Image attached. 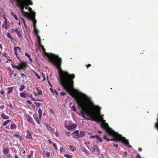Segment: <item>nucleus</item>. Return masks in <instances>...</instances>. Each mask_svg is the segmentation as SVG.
<instances>
[{
	"label": "nucleus",
	"instance_id": "f257e3e1",
	"mask_svg": "<svg viewBox=\"0 0 158 158\" xmlns=\"http://www.w3.org/2000/svg\"><path fill=\"white\" fill-rule=\"evenodd\" d=\"M70 95L75 100L79 107L81 109V113L85 119L90 120L89 118H86L85 114L90 118L92 120L97 121L96 119L97 113H99L100 109L98 106H95L92 102L91 99L83 94L75 93L70 94Z\"/></svg>",
	"mask_w": 158,
	"mask_h": 158
},
{
	"label": "nucleus",
	"instance_id": "f03ea898",
	"mask_svg": "<svg viewBox=\"0 0 158 158\" xmlns=\"http://www.w3.org/2000/svg\"><path fill=\"white\" fill-rule=\"evenodd\" d=\"M50 61L56 66L58 70L60 83L61 85L69 94L70 93H75L72 91L74 85L73 80L75 78L74 74H69L67 72L64 71L61 69L60 67L61 60L58 56H56Z\"/></svg>",
	"mask_w": 158,
	"mask_h": 158
},
{
	"label": "nucleus",
	"instance_id": "7ed1b4c3",
	"mask_svg": "<svg viewBox=\"0 0 158 158\" xmlns=\"http://www.w3.org/2000/svg\"><path fill=\"white\" fill-rule=\"evenodd\" d=\"M101 126L102 128L104 129L105 131L110 135L114 137L113 139L108 138L106 141H116L121 142L126 145L129 144L128 141L126 138L121 135L116 133L114 131L110 128L107 123L105 122H102Z\"/></svg>",
	"mask_w": 158,
	"mask_h": 158
},
{
	"label": "nucleus",
	"instance_id": "20e7f679",
	"mask_svg": "<svg viewBox=\"0 0 158 158\" xmlns=\"http://www.w3.org/2000/svg\"><path fill=\"white\" fill-rule=\"evenodd\" d=\"M11 65L13 68H15L19 71L21 69H23L25 68L26 64L25 63H20L19 65H16L14 64V63L12 62Z\"/></svg>",
	"mask_w": 158,
	"mask_h": 158
},
{
	"label": "nucleus",
	"instance_id": "39448f33",
	"mask_svg": "<svg viewBox=\"0 0 158 158\" xmlns=\"http://www.w3.org/2000/svg\"><path fill=\"white\" fill-rule=\"evenodd\" d=\"M42 51L44 53V54L47 56L48 57L49 60L50 61L52 60L53 58L56 56L54 54H52L51 53H47L45 51V49L44 48L42 49Z\"/></svg>",
	"mask_w": 158,
	"mask_h": 158
},
{
	"label": "nucleus",
	"instance_id": "423d86ee",
	"mask_svg": "<svg viewBox=\"0 0 158 158\" xmlns=\"http://www.w3.org/2000/svg\"><path fill=\"white\" fill-rule=\"evenodd\" d=\"M22 13L24 16L27 17L29 19H30L31 18L34 14H35V13H32L31 14H29L28 13L25 12L24 11H23Z\"/></svg>",
	"mask_w": 158,
	"mask_h": 158
},
{
	"label": "nucleus",
	"instance_id": "0eeeda50",
	"mask_svg": "<svg viewBox=\"0 0 158 158\" xmlns=\"http://www.w3.org/2000/svg\"><path fill=\"white\" fill-rule=\"evenodd\" d=\"M92 152H96L98 154H99L100 153L99 149L98 146L95 145H94L93 147L92 148Z\"/></svg>",
	"mask_w": 158,
	"mask_h": 158
},
{
	"label": "nucleus",
	"instance_id": "6e6552de",
	"mask_svg": "<svg viewBox=\"0 0 158 158\" xmlns=\"http://www.w3.org/2000/svg\"><path fill=\"white\" fill-rule=\"evenodd\" d=\"M34 31L35 34L36 35L38 39V43H40L41 41V40L40 37L38 35L39 31L36 29V27L34 28Z\"/></svg>",
	"mask_w": 158,
	"mask_h": 158
},
{
	"label": "nucleus",
	"instance_id": "1a4fd4ad",
	"mask_svg": "<svg viewBox=\"0 0 158 158\" xmlns=\"http://www.w3.org/2000/svg\"><path fill=\"white\" fill-rule=\"evenodd\" d=\"M35 13L34 14H33V16L30 19H31L33 22V26L34 28H35V27H36V22H37V21L35 19Z\"/></svg>",
	"mask_w": 158,
	"mask_h": 158
},
{
	"label": "nucleus",
	"instance_id": "9d476101",
	"mask_svg": "<svg viewBox=\"0 0 158 158\" xmlns=\"http://www.w3.org/2000/svg\"><path fill=\"white\" fill-rule=\"evenodd\" d=\"M18 50H19V52H20V47H15L14 48V51L15 52V54L17 58L18 59H19V57L17 53V51H18Z\"/></svg>",
	"mask_w": 158,
	"mask_h": 158
},
{
	"label": "nucleus",
	"instance_id": "9b49d317",
	"mask_svg": "<svg viewBox=\"0 0 158 158\" xmlns=\"http://www.w3.org/2000/svg\"><path fill=\"white\" fill-rule=\"evenodd\" d=\"M79 130H77L76 131L72 133V134L73 135V137L76 139L79 138Z\"/></svg>",
	"mask_w": 158,
	"mask_h": 158
},
{
	"label": "nucleus",
	"instance_id": "f8f14e48",
	"mask_svg": "<svg viewBox=\"0 0 158 158\" xmlns=\"http://www.w3.org/2000/svg\"><path fill=\"white\" fill-rule=\"evenodd\" d=\"M27 135L26 138L28 139H33L32 137L31 134L30 133L29 130H27L26 131Z\"/></svg>",
	"mask_w": 158,
	"mask_h": 158
},
{
	"label": "nucleus",
	"instance_id": "ddd939ff",
	"mask_svg": "<svg viewBox=\"0 0 158 158\" xmlns=\"http://www.w3.org/2000/svg\"><path fill=\"white\" fill-rule=\"evenodd\" d=\"M27 120L28 122L31 123V124H32L34 126L35 125V124L34 121L32 119V118L29 116H28V117L27 118Z\"/></svg>",
	"mask_w": 158,
	"mask_h": 158
},
{
	"label": "nucleus",
	"instance_id": "4468645a",
	"mask_svg": "<svg viewBox=\"0 0 158 158\" xmlns=\"http://www.w3.org/2000/svg\"><path fill=\"white\" fill-rule=\"evenodd\" d=\"M44 157H48L50 156V153L47 151H44L42 154Z\"/></svg>",
	"mask_w": 158,
	"mask_h": 158
},
{
	"label": "nucleus",
	"instance_id": "2eb2a0df",
	"mask_svg": "<svg viewBox=\"0 0 158 158\" xmlns=\"http://www.w3.org/2000/svg\"><path fill=\"white\" fill-rule=\"evenodd\" d=\"M81 149L82 152H84V153L87 155V156H89V151L85 148L83 147H82L81 148Z\"/></svg>",
	"mask_w": 158,
	"mask_h": 158
},
{
	"label": "nucleus",
	"instance_id": "dca6fc26",
	"mask_svg": "<svg viewBox=\"0 0 158 158\" xmlns=\"http://www.w3.org/2000/svg\"><path fill=\"white\" fill-rule=\"evenodd\" d=\"M33 118L35 121L37 122V123L38 124H40V120L38 118V117L35 114H33Z\"/></svg>",
	"mask_w": 158,
	"mask_h": 158
},
{
	"label": "nucleus",
	"instance_id": "f3484780",
	"mask_svg": "<svg viewBox=\"0 0 158 158\" xmlns=\"http://www.w3.org/2000/svg\"><path fill=\"white\" fill-rule=\"evenodd\" d=\"M4 18L5 19L4 24H5V26H4V24H3L2 25V26L3 27H4L6 29H7L8 28L7 19L5 17H4Z\"/></svg>",
	"mask_w": 158,
	"mask_h": 158
},
{
	"label": "nucleus",
	"instance_id": "a211bd4d",
	"mask_svg": "<svg viewBox=\"0 0 158 158\" xmlns=\"http://www.w3.org/2000/svg\"><path fill=\"white\" fill-rule=\"evenodd\" d=\"M9 149L7 148H4L3 150V153L5 154H7L9 153Z\"/></svg>",
	"mask_w": 158,
	"mask_h": 158
},
{
	"label": "nucleus",
	"instance_id": "6ab92c4d",
	"mask_svg": "<svg viewBox=\"0 0 158 158\" xmlns=\"http://www.w3.org/2000/svg\"><path fill=\"white\" fill-rule=\"evenodd\" d=\"M14 136L15 137H16L17 138L19 139L20 140H23V137L22 136L20 135H19L18 134H14Z\"/></svg>",
	"mask_w": 158,
	"mask_h": 158
},
{
	"label": "nucleus",
	"instance_id": "aec40b11",
	"mask_svg": "<svg viewBox=\"0 0 158 158\" xmlns=\"http://www.w3.org/2000/svg\"><path fill=\"white\" fill-rule=\"evenodd\" d=\"M69 147L70 148V151L72 152H74L76 150V148L75 147H74L71 145H69Z\"/></svg>",
	"mask_w": 158,
	"mask_h": 158
},
{
	"label": "nucleus",
	"instance_id": "412c9836",
	"mask_svg": "<svg viewBox=\"0 0 158 158\" xmlns=\"http://www.w3.org/2000/svg\"><path fill=\"white\" fill-rule=\"evenodd\" d=\"M1 116L4 119H7L9 118V117L8 116L6 115L5 114H2Z\"/></svg>",
	"mask_w": 158,
	"mask_h": 158
},
{
	"label": "nucleus",
	"instance_id": "4be33fe9",
	"mask_svg": "<svg viewBox=\"0 0 158 158\" xmlns=\"http://www.w3.org/2000/svg\"><path fill=\"white\" fill-rule=\"evenodd\" d=\"M79 138L83 137L85 135V133L84 131H81L79 133Z\"/></svg>",
	"mask_w": 158,
	"mask_h": 158
},
{
	"label": "nucleus",
	"instance_id": "5701e85b",
	"mask_svg": "<svg viewBox=\"0 0 158 158\" xmlns=\"http://www.w3.org/2000/svg\"><path fill=\"white\" fill-rule=\"evenodd\" d=\"M13 87L8 88L7 89L8 90V91L7 92V93L9 94L11 93L13 90Z\"/></svg>",
	"mask_w": 158,
	"mask_h": 158
},
{
	"label": "nucleus",
	"instance_id": "b1692460",
	"mask_svg": "<svg viewBox=\"0 0 158 158\" xmlns=\"http://www.w3.org/2000/svg\"><path fill=\"white\" fill-rule=\"evenodd\" d=\"M11 121V120H8L5 121L3 124V125L4 126H6L8 123H9Z\"/></svg>",
	"mask_w": 158,
	"mask_h": 158
},
{
	"label": "nucleus",
	"instance_id": "393cba45",
	"mask_svg": "<svg viewBox=\"0 0 158 158\" xmlns=\"http://www.w3.org/2000/svg\"><path fill=\"white\" fill-rule=\"evenodd\" d=\"M8 70L10 71V74H9L10 76H11L14 73V71L12 70L10 68V67H8Z\"/></svg>",
	"mask_w": 158,
	"mask_h": 158
},
{
	"label": "nucleus",
	"instance_id": "a878e982",
	"mask_svg": "<svg viewBox=\"0 0 158 158\" xmlns=\"http://www.w3.org/2000/svg\"><path fill=\"white\" fill-rule=\"evenodd\" d=\"M47 129L50 131H51L52 133L54 131V130L52 129V127L48 126H47Z\"/></svg>",
	"mask_w": 158,
	"mask_h": 158
},
{
	"label": "nucleus",
	"instance_id": "bb28decb",
	"mask_svg": "<svg viewBox=\"0 0 158 158\" xmlns=\"http://www.w3.org/2000/svg\"><path fill=\"white\" fill-rule=\"evenodd\" d=\"M96 138H97L98 140L99 141V142H101L102 141V139L100 138L99 136L97 135H96Z\"/></svg>",
	"mask_w": 158,
	"mask_h": 158
},
{
	"label": "nucleus",
	"instance_id": "cd10ccee",
	"mask_svg": "<svg viewBox=\"0 0 158 158\" xmlns=\"http://www.w3.org/2000/svg\"><path fill=\"white\" fill-rule=\"evenodd\" d=\"M16 125L14 123L11 124L10 126V128L12 129H16Z\"/></svg>",
	"mask_w": 158,
	"mask_h": 158
},
{
	"label": "nucleus",
	"instance_id": "c85d7f7f",
	"mask_svg": "<svg viewBox=\"0 0 158 158\" xmlns=\"http://www.w3.org/2000/svg\"><path fill=\"white\" fill-rule=\"evenodd\" d=\"M77 125L75 123L72 124L71 125V127L72 128V129H74V128L77 127Z\"/></svg>",
	"mask_w": 158,
	"mask_h": 158
},
{
	"label": "nucleus",
	"instance_id": "c756f323",
	"mask_svg": "<svg viewBox=\"0 0 158 158\" xmlns=\"http://www.w3.org/2000/svg\"><path fill=\"white\" fill-rule=\"evenodd\" d=\"M36 89L37 91V94L38 95H40L42 94V92L41 90H40L38 87H37Z\"/></svg>",
	"mask_w": 158,
	"mask_h": 158
},
{
	"label": "nucleus",
	"instance_id": "7c9ffc66",
	"mask_svg": "<svg viewBox=\"0 0 158 158\" xmlns=\"http://www.w3.org/2000/svg\"><path fill=\"white\" fill-rule=\"evenodd\" d=\"M20 96L21 97L25 98L26 97V94L22 92L20 94Z\"/></svg>",
	"mask_w": 158,
	"mask_h": 158
},
{
	"label": "nucleus",
	"instance_id": "2f4dec72",
	"mask_svg": "<svg viewBox=\"0 0 158 158\" xmlns=\"http://www.w3.org/2000/svg\"><path fill=\"white\" fill-rule=\"evenodd\" d=\"M64 156L67 158H72V156L69 154H65Z\"/></svg>",
	"mask_w": 158,
	"mask_h": 158
},
{
	"label": "nucleus",
	"instance_id": "473e14b6",
	"mask_svg": "<svg viewBox=\"0 0 158 158\" xmlns=\"http://www.w3.org/2000/svg\"><path fill=\"white\" fill-rule=\"evenodd\" d=\"M25 87L24 85H21L20 88L19 89L20 91H22L25 88Z\"/></svg>",
	"mask_w": 158,
	"mask_h": 158
},
{
	"label": "nucleus",
	"instance_id": "72a5a7b5",
	"mask_svg": "<svg viewBox=\"0 0 158 158\" xmlns=\"http://www.w3.org/2000/svg\"><path fill=\"white\" fill-rule=\"evenodd\" d=\"M34 103L35 104L36 106L37 107H39L41 105V103L37 102H35Z\"/></svg>",
	"mask_w": 158,
	"mask_h": 158
},
{
	"label": "nucleus",
	"instance_id": "f704fd0d",
	"mask_svg": "<svg viewBox=\"0 0 158 158\" xmlns=\"http://www.w3.org/2000/svg\"><path fill=\"white\" fill-rule=\"evenodd\" d=\"M28 97L31 98L32 101H36V100L32 97V94H30L28 96Z\"/></svg>",
	"mask_w": 158,
	"mask_h": 158
},
{
	"label": "nucleus",
	"instance_id": "c9c22d12",
	"mask_svg": "<svg viewBox=\"0 0 158 158\" xmlns=\"http://www.w3.org/2000/svg\"><path fill=\"white\" fill-rule=\"evenodd\" d=\"M7 36L8 38H10L12 40H13V38L11 36L10 33H7Z\"/></svg>",
	"mask_w": 158,
	"mask_h": 158
},
{
	"label": "nucleus",
	"instance_id": "e433bc0d",
	"mask_svg": "<svg viewBox=\"0 0 158 158\" xmlns=\"http://www.w3.org/2000/svg\"><path fill=\"white\" fill-rule=\"evenodd\" d=\"M18 35L19 36H21V33L20 31L19 30L16 32Z\"/></svg>",
	"mask_w": 158,
	"mask_h": 158
},
{
	"label": "nucleus",
	"instance_id": "4c0bfd02",
	"mask_svg": "<svg viewBox=\"0 0 158 158\" xmlns=\"http://www.w3.org/2000/svg\"><path fill=\"white\" fill-rule=\"evenodd\" d=\"M72 109L74 111L76 112V109L75 106L74 105H73L72 106Z\"/></svg>",
	"mask_w": 158,
	"mask_h": 158
},
{
	"label": "nucleus",
	"instance_id": "58836bf2",
	"mask_svg": "<svg viewBox=\"0 0 158 158\" xmlns=\"http://www.w3.org/2000/svg\"><path fill=\"white\" fill-rule=\"evenodd\" d=\"M28 2H27V3L26 4V5H27L28 6V5H29V4H32V2H31V0H28Z\"/></svg>",
	"mask_w": 158,
	"mask_h": 158
},
{
	"label": "nucleus",
	"instance_id": "ea45409f",
	"mask_svg": "<svg viewBox=\"0 0 158 158\" xmlns=\"http://www.w3.org/2000/svg\"><path fill=\"white\" fill-rule=\"evenodd\" d=\"M38 113L39 115L42 114V111L41 109L40 108L38 110Z\"/></svg>",
	"mask_w": 158,
	"mask_h": 158
},
{
	"label": "nucleus",
	"instance_id": "a19ab883",
	"mask_svg": "<svg viewBox=\"0 0 158 158\" xmlns=\"http://www.w3.org/2000/svg\"><path fill=\"white\" fill-rule=\"evenodd\" d=\"M53 146L55 148L56 150H58V148L57 147V146L55 143H53Z\"/></svg>",
	"mask_w": 158,
	"mask_h": 158
},
{
	"label": "nucleus",
	"instance_id": "79ce46f5",
	"mask_svg": "<svg viewBox=\"0 0 158 158\" xmlns=\"http://www.w3.org/2000/svg\"><path fill=\"white\" fill-rule=\"evenodd\" d=\"M38 43L39 44V46H40V47L41 48H42V49L44 48V46H43L41 44V41H40V43Z\"/></svg>",
	"mask_w": 158,
	"mask_h": 158
},
{
	"label": "nucleus",
	"instance_id": "37998d69",
	"mask_svg": "<svg viewBox=\"0 0 158 158\" xmlns=\"http://www.w3.org/2000/svg\"><path fill=\"white\" fill-rule=\"evenodd\" d=\"M13 17H14V18H15V19H16V20H18V17H17V16L16 15H15V14H13Z\"/></svg>",
	"mask_w": 158,
	"mask_h": 158
},
{
	"label": "nucleus",
	"instance_id": "c03bdc74",
	"mask_svg": "<svg viewBox=\"0 0 158 158\" xmlns=\"http://www.w3.org/2000/svg\"><path fill=\"white\" fill-rule=\"evenodd\" d=\"M25 56L28 57V58H30V56L29 54H28L27 53H25Z\"/></svg>",
	"mask_w": 158,
	"mask_h": 158
},
{
	"label": "nucleus",
	"instance_id": "a18cd8bd",
	"mask_svg": "<svg viewBox=\"0 0 158 158\" xmlns=\"http://www.w3.org/2000/svg\"><path fill=\"white\" fill-rule=\"evenodd\" d=\"M5 93V91H4V90L3 89V90H2L1 91H0V93L1 94H4Z\"/></svg>",
	"mask_w": 158,
	"mask_h": 158
},
{
	"label": "nucleus",
	"instance_id": "49530a36",
	"mask_svg": "<svg viewBox=\"0 0 158 158\" xmlns=\"http://www.w3.org/2000/svg\"><path fill=\"white\" fill-rule=\"evenodd\" d=\"M64 150V148L63 147H61L60 149V152H62Z\"/></svg>",
	"mask_w": 158,
	"mask_h": 158
},
{
	"label": "nucleus",
	"instance_id": "de8ad7c7",
	"mask_svg": "<svg viewBox=\"0 0 158 158\" xmlns=\"http://www.w3.org/2000/svg\"><path fill=\"white\" fill-rule=\"evenodd\" d=\"M19 30L18 29V28H16V29H15L14 30H12V31L13 32H17Z\"/></svg>",
	"mask_w": 158,
	"mask_h": 158
},
{
	"label": "nucleus",
	"instance_id": "09e8293b",
	"mask_svg": "<svg viewBox=\"0 0 158 158\" xmlns=\"http://www.w3.org/2000/svg\"><path fill=\"white\" fill-rule=\"evenodd\" d=\"M91 66V65L90 64H89L88 65H86V66L87 67V69L89 67H90Z\"/></svg>",
	"mask_w": 158,
	"mask_h": 158
},
{
	"label": "nucleus",
	"instance_id": "8fccbe9b",
	"mask_svg": "<svg viewBox=\"0 0 158 158\" xmlns=\"http://www.w3.org/2000/svg\"><path fill=\"white\" fill-rule=\"evenodd\" d=\"M55 134L56 137H58V134L57 131H56L55 133Z\"/></svg>",
	"mask_w": 158,
	"mask_h": 158
},
{
	"label": "nucleus",
	"instance_id": "3c124183",
	"mask_svg": "<svg viewBox=\"0 0 158 158\" xmlns=\"http://www.w3.org/2000/svg\"><path fill=\"white\" fill-rule=\"evenodd\" d=\"M60 94L61 96H63L65 94V93L64 92H60Z\"/></svg>",
	"mask_w": 158,
	"mask_h": 158
},
{
	"label": "nucleus",
	"instance_id": "603ef678",
	"mask_svg": "<svg viewBox=\"0 0 158 158\" xmlns=\"http://www.w3.org/2000/svg\"><path fill=\"white\" fill-rule=\"evenodd\" d=\"M27 103L31 104V101L30 100H27Z\"/></svg>",
	"mask_w": 158,
	"mask_h": 158
},
{
	"label": "nucleus",
	"instance_id": "864d4df0",
	"mask_svg": "<svg viewBox=\"0 0 158 158\" xmlns=\"http://www.w3.org/2000/svg\"><path fill=\"white\" fill-rule=\"evenodd\" d=\"M67 129H68L69 130H70L72 129V128L71 127V126H68V127H67Z\"/></svg>",
	"mask_w": 158,
	"mask_h": 158
},
{
	"label": "nucleus",
	"instance_id": "5fc2aeb1",
	"mask_svg": "<svg viewBox=\"0 0 158 158\" xmlns=\"http://www.w3.org/2000/svg\"><path fill=\"white\" fill-rule=\"evenodd\" d=\"M66 135L69 137L70 136V132H66Z\"/></svg>",
	"mask_w": 158,
	"mask_h": 158
},
{
	"label": "nucleus",
	"instance_id": "6e6d98bb",
	"mask_svg": "<svg viewBox=\"0 0 158 158\" xmlns=\"http://www.w3.org/2000/svg\"><path fill=\"white\" fill-rule=\"evenodd\" d=\"M7 157L9 158H12V156H11V155L10 154H8V155H7Z\"/></svg>",
	"mask_w": 158,
	"mask_h": 158
},
{
	"label": "nucleus",
	"instance_id": "4d7b16f0",
	"mask_svg": "<svg viewBox=\"0 0 158 158\" xmlns=\"http://www.w3.org/2000/svg\"><path fill=\"white\" fill-rule=\"evenodd\" d=\"M36 75L37 78L38 79H40V76L39 75H38L37 74H36Z\"/></svg>",
	"mask_w": 158,
	"mask_h": 158
},
{
	"label": "nucleus",
	"instance_id": "13d9d810",
	"mask_svg": "<svg viewBox=\"0 0 158 158\" xmlns=\"http://www.w3.org/2000/svg\"><path fill=\"white\" fill-rule=\"evenodd\" d=\"M30 155L31 156H33V152L32 151H31L30 152Z\"/></svg>",
	"mask_w": 158,
	"mask_h": 158
},
{
	"label": "nucleus",
	"instance_id": "bf43d9fd",
	"mask_svg": "<svg viewBox=\"0 0 158 158\" xmlns=\"http://www.w3.org/2000/svg\"><path fill=\"white\" fill-rule=\"evenodd\" d=\"M103 138L104 139H107L108 140V139L106 138V135H105Z\"/></svg>",
	"mask_w": 158,
	"mask_h": 158
},
{
	"label": "nucleus",
	"instance_id": "052dcab7",
	"mask_svg": "<svg viewBox=\"0 0 158 158\" xmlns=\"http://www.w3.org/2000/svg\"><path fill=\"white\" fill-rule=\"evenodd\" d=\"M21 75L23 78L24 77L26 76L24 73L21 74Z\"/></svg>",
	"mask_w": 158,
	"mask_h": 158
},
{
	"label": "nucleus",
	"instance_id": "680f3d73",
	"mask_svg": "<svg viewBox=\"0 0 158 158\" xmlns=\"http://www.w3.org/2000/svg\"><path fill=\"white\" fill-rule=\"evenodd\" d=\"M96 138V135L95 136H93H93H91L89 138Z\"/></svg>",
	"mask_w": 158,
	"mask_h": 158
},
{
	"label": "nucleus",
	"instance_id": "e2e57ef3",
	"mask_svg": "<svg viewBox=\"0 0 158 158\" xmlns=\"http://www.w3.org/2000/svg\"><path fill=\"white\" fill-rule=\"evenodd\" d=\"M4 107V106L3 105H1L0 106V108L1 109H3Z\"/></svg>",
	"mask_w": 158,
	"mask_h": 158
},
{
	"label": "nucleus",
	"instance_id": "0e129e2a",
	"mask_svg": "<svg viewBox=\"0 0 158 158\" xmlns=\"http://www.w3.org/2000/svg\"><path fill=\"white\" fill-rule=\"evenodd\" d=\"M85 144H89V141L87 142H85L84 143Z\"/></svg>",
	"mask_w": 158,
	"mask_h": 158
},
{
	"label": "nucleus",
	"instance_id": "69168bd1",
	"mask_svg": "<svg viewBox=\"0 0 158 158\" xmlns=\"http://www.w3.org/2000/svg\"><path fill=\"white\" fill-rule=\"evenodd\" d=\"M113 146L115 147H118V144L115 145L114 144H113Z\"/></svg>",
	"mask_w": 158,
	"mask_h": 158
},
{
	"label": "nucleus",
	"instance_id": "338daca9",
	"mask_svg": "<svg viewBox=\"0 0 158 158\" xmlns=\"http://www.w3.org/2000/svg\"><path fill=\"white\" fill-rule=\"evenodd\" d=\"M32 156L29 155L28 156L27 158H31Z\"/></svg>",
	"mask_w": 158,
	"mask_h": 158
},
{
	"label": "nucleus",
	"instance_id": "774afa93",
	"mask_svg": "<svg viewBox=\"0 0 158 158\" xmlns=\"http://www.w3.org/2000/svg\"><path fill=\"white\" fill-rule=\"evenodd\" d=\"M32 10V9L31 8H28V11L29 12H31Z\"/></svg>",
	"mask_w": 158,
	"mask_h": 158
}]
</instances>
